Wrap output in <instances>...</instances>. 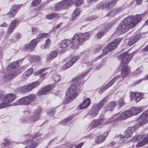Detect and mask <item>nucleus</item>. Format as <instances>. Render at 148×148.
I'll return each mask as SVG.
<instances>
[{
	"mask_svg": "<svg viewBox=\"0 0 148 148\" xmlns=\"http://www.w3.org/2000/svg\"><path fill=\"white\" fill-rule=\"evenodd\" d=\"M121 77L120 76H117L115 77L113 79L111 80L105 86V89H107L111 86L115 81L116 79L119 78Z\"/></svg>",
	"mask_w": 148,
	"mask_h": 148,
	"instance_id": "obj_32",
	"label": "nucleus"
},
{
	"mask_svg": "<svg viewBox=\"0 0 148 148\" xmlns=\"http://www.w3.org/2000/svg\"><path fill=\"white\" fill-rule=\"evenodd\" d=\"M80 14V9L79 8H77L75 10L73 14L72 17V20H75L77 18V17Z\"/></svg>",
	"mask_w": 148,
	"mask_h": 148,
	"instance_id": "obj_31",
	"label": "nucleus"
},
{
	"mask_svg": "<svg viewBox=\"0 0 148 148\" xmlns=\"http://www.w3.org/2000/svg\"><path fill=\"white\" fill-rule=\"evenodd\" d=\"M120 10V8H114L110 11L107 14V16H113L119 12Z\"/></svg>",
	"mask_w": 148,
	"mask_h": 148,
	"instance_id": "obj_27",
	"label": "nucleus"
},
{
	"mask_svg": "<svg viewBox=\"0 0 148 148\" xmlns=\"http://www.w3.org/2000/svg\"><path fill=\"white\" fill-rule=\"evenodd\" d=\"M59 15V14L58 13H52L47 15L46 17L48 19H52L58 17Z\"/></svg>",
	"mask_w": 148,
	"mask_h": 148,
	"instance_id": "obj_41",
	"label": "nucleus"
},
{
	"mask_svg": "<svg viewBox=\"0 0 148 148\" xmlns=\"http://www.w3.org/2000/svg\"><path fill=\"white\" fill-rule=\"evenodd\" d=\"M64 1H62L58 3L55 6L53 10L55 11H58L61 8L64 9Z\"/></svg>",
	"mask_w": 148,
	"mask_h": 148,
	"instance_id": "obj_30",
	"label": "nucleus"
},
{
	"mask_svg": "<svg viewBox=\"0 0 148 148\" xmlns=\"http://www.w3.org/2000/svg\"><path fill=\"white\" fill-rule=\"evenodd\" d=\"M19 21L17 19H14L11 23L8 28V31L9 33H11L19 23Z\"/></svg>",
	"mask_w": 148,
	"mask_h": 148,
	"instance_id": "obj_15",
	"label": "nucleus"
},
{
	"mask_svg": "<svg viewBox=\"0 0 148 148\" xmlns=\"http://www.w3.org/2000/svg\"><path fill=\"white\" fill-rule=\"evenodd\" d=\"M40 83L39 81H35L29 84L27 86V91H30L33 88L38 86Z\"/></svg>",
	"mask_w": 148,
	"mask_h": 148,
	"instance_id": "obj_24",
	"label": "nucleus"
},
{
	"mask_svg": "<svg viewBox=\"0 0 148 148\" xmlns=\"http://www.w3.org/2000/svg\"><path fill=\"white\" fill-rule=\"evenodd\" d=\"M72 119V117H71V116L68 117L67 118L65 119L64 120H63V121L62 123L66 124V123L69 122V121H70Z\"/></svg>",
	"mask_w": 148,
	"mask_h": 148,
	"instance_id": "obj_59",
	"label": "nucleus"
},
{
	"mask_svg": "<svg viewBox=\"0 0 148 148\" xmlns=\"http://www.w3.org/2000/svg\"><path fill=\"white\" fill-rule=\"evenodd\" d=\"M116 102L115 101H113L110 102L108 105L106 107L105 110L106 111H112L115 107Z\"/></svg>",
	"mask_w": 148,
	"mask_h": 148,
	"instance_id": "obj_23",
	"label": "nucleus"
},
{
	"mask_svg": "<svg viewBox=\"0 0 148 148\" xmlns=\"http://www.w3.org/2000/svg\"><path fill=\"white\" fill-rule=\"evenodd\" d=\"M142 70L140 69H137L133 73V75L135 76H138L142 72Z\"/></svg>",
	"mask_w": 148,
	"mask_h": 148,
	"instance_id": "obj_51",
	"label": "nucleus"
},
{
	"mask_svg": "<svg viewBox=\"0 0 148 148\" xmlns=\"http://www.w3.org/2000/svg\"><path fill=\"white\" fill-rule=\"evenodd\" d=\"M118 115L116 114L111 118H110V120L112 121V122L115 121H120L122 119H125L131 116L132 114L131 112L126 110L122 112L120 116L117 117Z\"/></svg>",
	"mask_w": 148,
	"mask_h": 148,
	"instance_id": "obj_8",
	"label": "nucleus"
},
{
	"mask_svg": "<svg viewBox=\"0 0 148 148\" xmlns=\"http://www.w3.org/2000/svg\"><path fill=\"white\" fill-rule=\"evenodd\" d=\"M79 58V57L78 56H76L73 57L72 59L71 60H72L74 64L75 62L77 61Z\"/></svg>",
	"mask_w": 148,
	"mask_h": 148,
	"instance_id": "obj_62",
	"label": "nucleus"
},
{
	"mask_svg": "<svg viewBox=\"0 0 148 148\" xmlns=\"http://www.w3.org/2000/svg\"><path fill=\"white\" fill-rule=\"evenodd\" d=\"M58 52L56 51H54L51 52L47 56V60H51L56 57L58 55Z\"/></svg>",
	"mask_w": 148,
	"mask_h": 148,
	"instance_id": "obj_29",
	"label": "nucleus"
},
{
	"mask_svg": "<svg viewBox=\"0 0 148 148\" xmlns=\"http://www.w3.org/2000/svg\"><path fill=\"white\" fill-rule=\"evenodd\" d=\"M99 110L93 106H92V109L90 112V115L92 117L96 116L98 113Z\"/></svg>",
	"mask_w": 148,
	"mask_h": 148,
	"instance_id": "obj_39",
	"label": "nucleus"
},
{
	"mask_svg": "<svg viewBox=\"0 0 148 148\" xmlns=\"http://www.w3.org/2000/svg\"><path fill=\"white\" fill-rule=\"evenodd\" d=\"M41 0H34L32 3V6H36L40 3Z\"/></svg>",
	"mask_w": 148,
	"mask_h": 148,
	"instance_id": "obj_53",
	"label": "nucleus"
},
{
	"mask_svg": "<svg viewBox=\"0 0 148 148\" xmlns=\"http://www.w3.org/2000/svg\"><path fill=\"white\" fill-rule=\"evenodd\" d=\"M32 73V69H29L24 73L23 76V78L24 77L25 79H26Z\"/></svg>",
	"mask_w": 148,
	"mask_h": 148,
	"instance_id": "obj_40",
	"label": "nucleus"
},
{
	"mask_svg": "<svg viewBox=\"0 0 148 148\" xmlns=\"http://www.w3.org/2000/svg\"><path fill=\"white\" fill-rule=\"evenodd\" d=\"M90 34L88 33H85L82 34L81 36V43H82L86 40L88 39L89 38Z\"/></svg>",
	"mask_w": 148,
	"mask_h": 148,
	"instance_id": "obj_38",
	"label": "nucleus"
},
{
	"mask_svg": "<svg viewBox=\"0 0 148 148\" xmlns=\"http://www.w3.org/2000/svg\"><path fill=\"white\" fill-rule=\"evenodd\" d=\"M121 38H118L107 45L103 51V55L105 56L115 49L122 40Z\"/></svg>",
	"mask_w": 148,
	"mask_h": 148,
	"instance_id": "obj_6",
	"label": "nucleus"
},
{
	"mask_svg": "<svg viewBox=\"0 0 148 148\" xmlns=\"http://www.w3.org/2000/svg\"><path fill=\"white\" fill-rule=\"evenodd\" d=\"M131 17H126L123 21V22L119 25L116 32L118 34H121L127 32L129 29L133 28V25L130 23Z\"/></svg>",
	"mask_w": 148,
	"mask_h": 148,
	"instance_id": "obj_2",
	"label": "nucleus"
},
{
	"mask_svg": "<svg viewBox=\"0 0 148 148\" xmlns=\"http://www.w3.org/2000/svg\"><path fill=\"white\" fill-rule=\"evenodd\" d=\"M131 17L132 18H130L131 20L130 21V23L132 24L133 25V27L135 26L136 24L138 23L141 19V18L138 16H136V17L133 19V18L132 16H129L127 17Z\"/></svg>",
	"mask_w": 148,
	"mask_h": 148,
	"instance_id": "obj_28",
	"label": "nucleus"
},
{
	"mask_svg": "<svg viewBox=\"0 0 148 148\" xmlns=\"http://www.w3.org/2000/svg\"><path fill=\"white\" fill-rule=\"evenodd\" d=\"M31 58H32V61H39L41 60V58L40 57L36 55H32L31 56Z\"/></svg>",
	"mask_w": 148,
	"mask_h": 148,
	"instance_id": "obj_47",
	"label": "nucleus"
},
{
	"mask_svg": "<svg viewBox=\"0 0 148 148\" xmlns=\"http://www.w3.org/2000/svg\"><path fill=\"white\" fill-rule=\"evenodd\" d=\"M140 34H137L134 36L131 37L130 38V41L128 42V45L129 46H131L134 44L135 43L137 42L138 40L140 38Z\"/></svg>",
	"mask_w": 148,
	"mask_h": 148,
	"instance_id": "obj_22",
	"label": "nucleus"
},
{
	"mask_svg": "<svg viewBox=\"0 0 148 148\" xmlns=\"http://www.w3.org/2000/svg\"><path fill=\"white\" fill-rule=\"evenodd\" d=\"M19 62L18 61L14 62L11 64H10L7 67L8 69L11 70L12 69L17 67L18 66Z\"/></svg>",
	"mask_w": 148,
	"mask_h": 148,
	"instance_id": "obj_34",
	"label": "nucleus"
},
{
	"mask_svg": "<svg viewBox=\"0 0 148 148\" xmlns=\"http://www.w3.org/2000/svg\"><path fill=\"white\" fill-rule=\"evenodd\" d=\"M73 64L71 60H69L62 67L63 69L64 70H66L71 66Z\"/></svg>",
	"mask_w": 148,
	"mask_h": 148,
	"instance_id": "obj_42",
	"label": "nucleus"
},
{
	"mask_svg": "<svg viewBox=\"0 0 148 148\" xmlns=\"http://www.w3.org/2000/svg\"><path fill=\"white\" fill-rule=\"evenodd\" d=\"M107 98L105 97L101 100L98 103H97L94 106L99 111L102 108L105 103L107 102Z\"/></svg>",
	"mask_w": 148,
	"mask_h": 148,
	"instance_id": "obj_21",
	"label": "nucleus"
},
{
	"mask_svg": "<svg viewBox=\"0 0 148 148\" xmlns=\"http://www.w3.org/2000/svg\"><path fill=\"white\" fill-rule=\"evenodd\" d=\"M148 116V109L143 112L138 118V125L140 126L145 124L147 121L146 117Z\"/></svg>",
	"mask_w": 148,
	"mask_h": 148,
	"instance_id": "obj_12",
	"label": "nucleus"
},
{
	"mask_svg": "<svg viewBox=\"0 0 148 148\" xmlns=\"http://www.w3.org/2000/svg\"><path fill=\"white\" fill-rule=\"evenodd\" d=\"M25 140L23 142V143L26 144L27 145L25 148H34L38 145L37 141H39V140L37 136L31 137L27 136H25Z\"/></svg>",
	"mask_w": 148,
	"mask_h": 148,
	"instance_id": "obj_5",
	"label": "nucleus"
},
{
	"mask_svg": "<svg viewBox=\"0 0 148 148\" xmlns=\"http://www.w3.org/2000/svg\"><path fill=\"white\" fill-rule=\"evenodd\" d=\"M4 141L1 144V147H8V144L9 143V140L8 139H6L4 140Z\"/></svg>",
	"mask_w": 148,
	"mask_h": 148,
	"instance_id": "obj_57",
	"label": "nucleus"
},
{
	"mask_svg": "<svg viewBox=\"0 0 148 148\" xmlns=\"http://www.w3.org/2000/svg\"><path fill=\"white\" fill-rule=\"evenodd\" d=\"M130 99L131 100H134L135 98L136 95V93H135L134 92H130Z\"/></svg>",
	"mask_w": 148,
	"mask_h": 148,
	"instance_id": "obj_63",
	"label": "nucleus"
},
{
	"mask_svg": "<svg viewBox=\"0 0 148 148\" xmlns=\"http://www.w3.org/2000/svg\"><path fill=\"white\" fill-rule=\"evenodd\" d=\"M40 111L39 110H37L35 111L34 113L31 116L30 118L29 117L30 113L27 111H25L24 112L25 117L21 119V121L22 123L27 122V120L25 119L26 118H28L27 122L28 124L34 122L38 120L40 116Z\"/></svg>",
	"mask_w": 148,
	"mask_h": 148,
	"instance_id": "obj_3",
	"label": "nucleus"
},
{
	"mask_svg": "<svg viewBox=\"0 0 148 148\" xmlns=\"http://www.w3.org/2000/svg\"><path fill=\"white\" fill-rule=\"evenodd\" d=\"M21 6V5H13L10 12L7 14L8 16L10 18H13L16 15Z\"/></svg>",
	"mask_w": 148,
	"mask_h": 148,
	"instance_id": "obj_11",
	"label": "nucleus"
},
{
	"mask_svg": "<svg viewBox=\"0 0 148 148\" xmlns=\"http://www.w3.org/2000/svg\"><path fill=\"white\" fill-rule=\"evenodd\" d=\"M27 90V86H24L22 87H18L15 90V91L19 93H25Z\"/></svg>",
	"mask_w": 148,
	"mask_h": 148,
	"instance_id": "obj_35",
	"label": "nucleus"
},
{
	"mask_svg": "<svg viewBox=\"0 0 148 148\" xmlns=\"http://www.w3.org/2000/svg\"><path fill=\"white\" fill-rule=\"evenodd\" d=\"M105 32L104 31L101 29L97 34V36L98 38H100L102 37L104 35Z\"/></svg>",
	"mask_w": 148,
	"mask_h": 148,
	"instance_id": "obj_54",
	"label": "nucleus"
},
{
	"mask_svg": "<svg viewBox=\"0 0 148 148\" xmlns=\"http://www.w3.org/2000/svg\"><path fill=\"white\" fill-rule=\"evenodd\" d=\"M81 37L76 34L73 37L71 41L72 48L73 49H77L79 47V44L81 42Z\"/></svg>",
	"mask_w": 148,
	"mask_h": 148,
	"instance_id": "obj_10",
	"label": "nucleus"
},
{
	"mask_svg": "<svg viewBox=\"0 0 148 148\" xmlns=\"http://www.w3.org/2000/svg\"><path fill=\"white\" fill-rule=\"evenodd\" d=\"M104 2H100L98 3L96 6L97 9L98 10H102L105 8Z\"/></svg>",
	"mask_w": 148,
	"mask_h": 148,
	"instance_id": "obj_46",
	"label": "nucleus"
},
{
	"mask_svg": "<svg viewBox=\"0 0 148 148\" xmlns=\"http://www.w3.org/2000/svg\"><path fill=\"white\" fill-rule=\"evenodd\" d=\"M52 79L55 82H58L60 79V77L58 74H55L52 76Z\"/></svg>",
	"mask_w": 148,
	"mask_h": 148,
	"instance_id": "obj_50",
	"label": "nucleus"
},
{
	"mask_svg": "<svg viewBox=\"0 0 148 148\" xmlns=\"http://www.w3.org/2000/svg\"><path fill=\"white\" fill-rule=\"evenodd\" d=\"M118 104L119 106L121 107L125 104L124 98H121L118 101Z\"/></svg>",
	"mask_w": 148,
	"mask_h": 148,
	"instance_id": "obj_48",
	"label": "nucleus"
},
{
	"mask_svg": "<svg viewBox=\"0 0 148 148\" xmlns=\"http://www.w3.org/2000/svg\"><path fill=\"white\" fill-rule=\"evenodd\" d=\"M38 40H37L36 39L32 40L30 42L29 44H26L24 46V49L25 50H32L34 49L36 46V45Z\"/></svg>",
	"mask_w": 148,
	"mask_h": 148,
	"instance_id": "obj_14",
	"label": "nucleus"
},
{
	"mask_svg": "<svg viewBox=\"0 0 148 148\" xmlns=\"http://www.w3.org/2000/svg\"><path fill=\"white\" fill-rule=\"evenodd\" d=\"M71 43V42L70 40L68 39L63 40L62 41L61 43L60 48L62 50H64L68 47Z\"/></svg>",
	"mask_w": 148,
	"mask_h": 148,
	"instance_id": "obj_20",
	"label": "nucleus"
},
{
	"mask_svg": "<svg viewBox=\"0 0 148 148\" xmlns=\"http://www.w3.org/2000/svg\"><path fill=\"white\" fill-rule=\"evenodd\" d=\"M117 0H112L109 1L104 2L105 8L110 10L115 5Z\"/></svg>",
	"mask_w": 148,
	"mask_h": 148,
	"instance_id": "obj_19",
	"label": "nucleus"
},
{
	"mask_svg": "<svg viewBox=\"0 0 148 148\" xmlns=\"http://www.w3.org/2000/svg\"><path fill=\"white\" fill-rule=\"evenodd\" d=\"M134 127H129L125 131L123 137V136L121 134L119 135L118 137H120L121 138H122L123 139L130 137L132 136V133L134 132Z\"/></svg>",
	"mask_w": 148,
	"mask_h": 148,
	"instance_id": "obj_13",
	"label": "nucleus"
},
{
	"mask_svg": "<svg viewBox=\"0 0 148 148\" xmlns=\"http://www.w3.org/2000/svg\"><path fill=\"white\" fill-rule=\"evenodd\" d=\"M21 37V35L19 33H17L15 34L14 35V37L12 39L13 42L16 41L19 39Z\"/></svg>",
	"mask_w": 148,
	"mask_h": 148,
	"instance_id": "obj_49",
	"label": "nucleus"
},
{
	"mask_svg": "<svg viewBox=\"0 0 148 148\" xmlns=\"http://www.w3.org/2000/svg\"><path fill=\"white\" fill-rule=\"evenodd\" d=\"M132 115H136L142 111L141 108L140 107H134L130 110Z\"/></svg>",
	"mask_w": 148,
	"mask_h": 148,
	"instance_id": "obj_25",
	"label": "nucleus"
},
{
	"mask_svg": "<svg viewBox=\"0 0 148 148\" xmlns=\"http://www.w3.org/2000/svg\"><path fill=\"white\" fill-rule=\"evenodd\" d=\"M85 73H84V75H80L79 77H76L73 79L74 83H77V82H78L79 83H81V79L84 77V75Z\"/></svg>",
	"mask_w": 148,
	"mask_h": 148,
	"instance_id": "obj_43",
	"label": "nucleus"
},
{
	"mask_svg": "<svg viewBox=\"0 0 148 148\" xmlns=\"http://www.w3.org/2000/svg\"><path fill=\"white\" fill-rule=\"evenodd\" d=\"M73 84L71 85L69 89V92L70 95H71L67 98L66 100L67 101L66 103H69L71 102L73 100L75 99L76 97L77 96V92L74 93L76 91L77 87L76 85L78 84L80 85L81 83H79V82H77V83H74L73 81Z\"/></svg>",
	"mask_w": 148,
	"mask_h": 148,
	"instance_id": "obj_7",
	"label": "nucleus"
},
{
	"mask_svg": "<svg viewBox=\"0 0 148 148\" xmlns=\"http://www.w3.org/2000/svg\"><path fill=\"white\" fill-rule=\"evenodd\" d=\"M32 33L34 34H37L39 31L38 29L36 27H32Z\"/></svg>",
	"mask_w": 148,
	"mask_h": 148,
	"instance_id": "obj_61",
	"label": "nucleus"
},
{
	"mask_svg": "<svg viewBox=\"0 0 148 148\" xmlns=\"http://www.w3.org/2000/svg\"><path fill=\"white\" fill-rule=\"evenodd\" d=\"M105 139L106 136L104 135H101L95 139V143L97 144L101 143L103 142Z\"/></svg>",
	"mask_w": 148,
	"mask_h": 148,
	"instance_id": "obj_33",
	"label": "nucleus"
},
{
	"mask_svg": "<svg viewBox=\"0 0 148 148\" xmlns=\"http://www.w3.org/2000/svg\"><path fill=\"white\" fill-rule=\"evenodd\" d=\"M36 97V95L31 94L27 96L23 97L17 101L16 103H14V105H24L27 106L34 101Z\"/></svg>",
	"mask_w": 148,
	"mask_h": 148,
	"instance_id": "obj_4",
	"label": "nucleus"
},
{
	"mask_svg": "<svg viewBox=\"0 0 148 148\" xmlns=\"http://www.w3.org/2000/svg\"><path fill=\"white\" fill-rule=\"evenodd\" d=\"M52 86L51 85L46 86L41 88L38 91V94L39 96L45 95V93L51 90Z\"/></svg>",
	"mask_w": 148,
	"mask_h": 148,
	"instance_id": "obj_18",
	"label": "nucleus"
},
{
	"mask_svg": "<svg viewBox=\"0 0 148 148\" xmlns=\"http://www.w3.org/2000/svg\"><path fill=\"white\" fill-rule=\"evenodd\" d=\"M17 75V73L15 71H11L4 75L3 77L4 80L6 82L10 81L16 76Z\"/></svg>",
	"mask_w": 148,
	"mask_h": 148,
	"instance_id": "obj_16",
	"label": "nucleus"
},
{
	"mask_svg": "<svg viewBox=\"0 0 148 148\" xmlns=\"http://www.w3.org/2000/svg\"><path fill=\"white\" fill-rule=\"evenodd\" d=\"M51 43V40L49 39H48L46 41L45 44L42 46V48L46 49L48 48V46Z\"/></svg>",
	"mask_w": 148,
	"mask_h": 148,
	"instance_id": "obj_52",
	"label": "nucleus"
},
{
	"mask_svg": "<svg viewBox=\"0 0 148 148\" xmlns=\"http://www.w3.org/2000/svg\"><path fill=\"white\" fill-rule=\"evenodd\" d=\"M96 18V17L95 16H91L86 18L85 20L86 21H91L95 20Z\"/></svg>",
	"mask_w": 148,
	"mask_h": 148,
	"instance_id": "obj_58",
	"label": "nucleus"
},
{
	"mask_svg": "<svg viewBox=\"0 0 148 148\" xmlns=\"http://www.w3.org/2000/svg\"><path fill=\"white\" fill-rule=\"evenodd\" d=\"M90 103V100L89 98H87L83 102L82 104L79 105V108L80 109H84L87 107Z\"/></svg>",
	"mask_w": 148,
	"mask_h": 148,
	"instance_id": "obj_26",
	"label": "nucleus"
},
{
	"mask_svg": "<svg viewBox=\"0 0 148 148\" xmlns=\"http://www.w3.org/2000/svg\"><path fill=\"white\" fill-rule=\"evenodd\" d=\"M15 99V95L14 94L10 93L3 97L2 101L8 103L12 101Z\"/></svg>",
	"mask_w": 148,
	"mask_h": 148,
	"instance_id": "obj_17",
	"label": "nucleus"
},
{
	"mask_svg": "<svg viewBox=\"0 0 148 148\" xmlns=\"http://www.w3.org/2000/svg\"><path fill=\"white\" fill-rule=\"evenodd\" d=\"M148 79V75H146L143 78L138 80L135 82L134 84H136L142 81L143 79L147 80Z\"/></svg>",
	"mask_w": 148,
	"mask_h": 148,
	"instance_id": "obj_55",
	"label": "nucleus"
},
{
	"mask_svg": "<svg viewBox=\"0 0 148 148\" xmlns=\"http://www.w3.org/2000/svg\"><path fill=\"white\" fill-rule=\"evenodd\" d=\"M83 2V0H76L74 3V5L78 6L82 4Z\"/></svg>",
	"mask_w": 148,
	"mask_h": 148,
	"instance_id": "obj_56",
	"label": "nucleus"
},
{
	"mask_svg": "<svg viewBox=\"0 0 148 148\" xmlns=\"http://www.w3.org/2000/svg\"><path fill=\"white\" fill-rule=\"evenodd\" d=\"M64 9H68L73 4L72 0H64Z\"/></svg>",
	"mask_w": 148,
	"mask_h": 148,
	"instance_id": "obj_36",
	"label": "nucleus"
},
{
	"mask_svg": "<svg viewBox=\"0 0 148 148\" xmlns=\"http://www.w3.org/2000/svg\"><path fill=\"white\" fill-rule=\"evenodd\" d=\"M120 58L121 60V64L123 67L121 70V74L123 79L130 73V70L127 65L132 58V54H128V52H126L121 55Z\"/></svg>",
	"mask_w": 148,
	"mask_h": 148,
	"instance_id": "obj_1",
	"label": "nucleus"
},
{
	"mask_svg": "<svg viewBox=\"0 0 148 148\" xmlns=\"http://www.w3.org/2000/svg\"><path fill=\"white\" fill-rule=\"evenodd\" d=\"M142 96L141 93L137 92L136 93V95L134 100L136 102H138L142 98Z\"/></svg>",
	"mask_w": 148,
	"mask_h": 148,
	"instance_id": "obj_44",
	"label": "nucleus"
},
{
	"mask_svg": "<svg viewBox=\"0 0 148 148\" xmlns=\"http://www.w3.org/2000/svg\"><path fill=\"white\" fill-rule=\"evenodd\" d=\"M111 26V25L110 24L107 23L103 26L101 28V29L105 32H106L107 30L110 28Z\"/></svg>",
	"mask_w": 148,
	"mask_h": 148,
	"instance_id": "obj_45",
	"label": "nucleus"
},
{
	"mask_svg": "<svg viewBox=\"0 0 148 148\" xmlns=\"http://www.w3.org/2000/svg\"><path fill=\"white\" fill-rule=\"evenodd\" d=\"M99 119L96 120L91 122V124L92 126L94 128L97 127L101 124H105L106 123L112 122V121L110 120V119H106L105 116L103 115H101L99 117Z\"/></svg>",
	"mask_w": 148,
	"mask_h": 148,
	"instance_id": "obj_9",
	"label": "nucleus"
},
{
	"mask_svg": "<svg viewBox=\"0 0 148 148\" xmlns=\"http://www.w3.org/2000/svg\"><path fill=\"white\" fill-rule=\"evenodd\" d=\"M49 36V35L48 33H40L38 35V37L36 39L37 40H38V41L40 39L48 37Z\"/></svg>",
	"mask_w": 148,
	"mask_h": 148,
	"instance_id": "obj_37",
	"label": "nucleus"
},
{
	"mask_svg": "<svg viewBox=\"0 0 148 148\" xmlns=\"http://www.w3.org/2000/svg\"><path fill=\"white\" fill-rule=\"evenodd\" d=\"M9 106L8 104L4 102L2 103H0V109H1Z\"/></svg>",
	"mask_w": 148,
	"mask_h": 148,
	"instance_id": "obj_60",
	"label": "nucleus"
},
{
	"mask_svg": "<svg viewBox=\"0 0 148 148\" xmlns=\"http://www.w3.org/2000/svg\"><path fill=\"white\" fill-rule=\"evenodd\" d=\"M145 144V142L143 140L142 141L140 142L139 143H138L137 144L136 146L137 147H140L143 146Z\"/></svg>",
	"mask_w": 148,
	"mask_h": 148,
	"instance_id": "obj_64",
	"label": "nucleus"
}]
</instances>
